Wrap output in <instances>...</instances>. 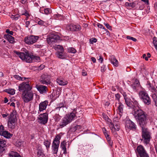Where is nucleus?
<instances>
[{
  "instance_id": "f257e3e1",
  "label": "nucleus",
  "mask_w": 157,
  "mask_h": 157,
  "mask_svg": "<svg viewBox=\"0 0 157 157\" xmlns=\"http://www.w3.org/2000/svg\"><path fill=\"white\" fill-rule=\"evenodd\" d=\"M136 114L135 115L136 120L142 128V140L147 144L149 143L151 139L149 132L147 128L145 127L148 121L147 117L145 116L141 111H139L138 113Z\"/></svg>"
},
{
  "instance_id": "f03ea898",
  "label": "nucleus",
  "mask_w": 157,
  "mask_h": 157,
  "mask_svg": "<svg viewBox=\"0 0 157 157\" xmlns=\"http://www.w3.org/2000/svg\"><path fill=\"white\" fill-rule=\"evenodd\" d=\"M14 52L22 60H24L28 63H31L32 61L39 62L40 57L38 56H35L29 55L28 52L24 53L22 52H19L16 51Z\"/></svg>"
},
{
  "instance_id": "7ed1b4c3",
  "label": "nucleus",
  "mask_w": 157,
  "mask_h": 157,
  "mask_svg": "<svg viewBox=\"0 0 157 157\" xmlns=\"http://www.w3.org/2000/svg\"><path fill=\"white\" fill-rule=\"evenodd\" d=\"M76 113L75 111H73L72 112L67 114L60 122L59 128H63L72 121L76 119L77 117Z\"/></svg>"
},
{
  "instance_id": "20e7f679",
  "label": "nucleus",
  "mask_w": 157,
  "mask_h": 157,
  "mask_svg": "<svg viewBox=\"0 0 157 157\" xmlns=\"http://www.w3.org/2000/svg\"><path fill=\"white\" fill-rule=\"evenodd\" d=\"M16 113V111L13 110L10 113L8 116V125L9 128L13 129L15 128V123L17 120Z\"/></svg>"
},
{
  "instance_id": "39448f33",
  "label": "nucleus",
  "mask_w": 157,
  "mask_h": 157,
  "mask_svg": "<svg viewBox=\"0 0 157 157\" xmlns=\"http://www.w3.org/2000/svg\"><path fill=\"white\" fill-rule=\"evenodd\" d=\"M130 102L132 106H128L133 109L132 113L135 119L136 117L135 116V115L136 114L138 113H139V112L140 111H141L143 112L145 116L146 117H147V114H146L145 113L142 109H139V105L136 100L134 98H133L132 99V101L130 100Z\"/></svg>"
},
{
  "instance_id": "423d86ee",
  "label": "nucleus",
  "mask_w": 157,
  "mask_h": 157,
  "mask_svg": "<svg viewBox=\"0 0 157 157\" xmlns=\"http://www.w3.org/2000/svg\"><path fill=\"white\" fill-rule=\"evenodd\" d=\"M34 93L31 90H29L25 91L22 93L21 98L25 103H28L33 99Z\"/></svg>"
},
{
  "instance_id": "0eeeda50",
  "label": "nucleus",
  "mask_w": 157,
  "mask_h": 157,
  "mask_svg": "<svg viewBox=\"0 0 157 157\" xmlns=\"http://www.w3.org/2000/svg\"><path fill=\"white\" fill-rule=\"evenodd\" d=\"M29 81H28L26 82H23L20 84L18 86L19 90L23 93L26 90H31L32 87L29 85Z\"/></svg>"
},
{
  "instance_id": "6e6552de",
  "label": "nucleus",
  "mask_w": 157,
  "mask_h": 157,
  "mask_svg": "<svg viewBox=\"0 0 157 157\" xmlns=\"http://www.w3.org/2000/svg\"><path fill=\"white\" fill-rule=\"evenodd\" d=\"M39 37L37 36H28L24 39L25 42L28 44H33L36 42Z\"/></svg>"
},
{
  "instance_id": "1a4fd4ad",
  "label": "nucleus",
  "mask_w": 157,
  "mask_h": 157,
  "mask_svg": "<svg viewBox=\"0 0 157 157\" xmlns=\"http://www.w3.org/2000/svg\"><path fill=\"white\" fill-rule=\"evenodd\" d=\"M136 153L140 157H147L148 156L144 147L140 145L137 147Z\"/></svg>"
},
{
  "instance_id": "9d476101",
  "label": "nucleus",
  "mask_w": 157,
  "mask_h": 157,
  "mask_svg": "<svg viewBox=\"0 0 157 157\" xmlns=\"http://www.w3.org/2000/svg\"><path fill=\"white\" fill-rule=\"evenodd\" d=\"M40 82L41 84L48 85L50 84V76L48 75L44 74L41 76Z\"/></svg>"
},
{
  "instance_id": "9b49d317",
  "label": "nucleus",
  "mask_w": 157,
  "mask_h": 157,
  "mask_svg": "<svg viewBox=\"0 0 157 157\" xmlns=\"http://www.w3.org/2000/svg\"><path fill=\"white\" fill-rule=\"evenodd\" d=\"M60 37L57 35L52 34L47 39V40L48 44L49 45L52 44L54 43L57 42L59 40Z\"/></svg>"
},
{
  "instance_id": "f8f14e48",
  "label": "nucleus",
  "mask_w": 157,
  "mask_h": 157,
  "mask_svg": "<svg viewBox=\"0 0 157 157\" xmlns=\"http://www.w3.org/2000/svg\"><path fill=\"white\" fill-rule=\"evenodd\" d=\"M39 122L40 123L44 124H46L48 121V114L46 113L40 114L38 117Z\"/></svg>"
},
{
  "instance_id": "ddd939ff",
  "label": "nucleus",
  "mask_w": 157,
  "mask_h": 157,
  "mask_svg": "<svg viewBox=\"0 0 157 157\" xmlns=\"http://www.w3.org/2000/svg\"><path fill=\"white\" fill-rule=\"evenodd\" d=\"M125 126L126 128L130 129H136V124L130 120L126 121Z\"/></svg>"
},
{
  "instance_id": "4468645a",
  "label": "nucleus",
  "mask_w": 157,
  "mask_h": 157,
  "mask_svg": "<svg viewBox=\"0 0 157 157\" xmlns=\"http://www.w3.org/2000/svg\"><path fill=\"white\" fill-rule=\"evenodd\" d=\"M67 29L71 31H78L80 30L81 27L79 25H75L71 24L67 26Z\"/></svg>"
},
{
  "instance_id": "2eb2a0df",
  "label": "nucleus",
  "mask_w": 157,
  "mask_h": 157,
  "mask_svg": "<svg viewBox=\"0 0 157 157\" xmlns=\"http://www.w3.org/2000/svg\"><path fill=\"white\" fill-rule=\"evenodd\" d=\"M116 106L117 108V113L121 117L123 113L124 106L120 102L116 103Z\"/></svg>"
},
{
  "instance_id": "dca6fc26",
  "label": "nucleus",
  "mask_w": 157,
  "mask_h": 157,
  "mask_svg": "<svg viewBox=\"0 0 157 157\" xmlns=\"http://www.w3.org/2000/svg\"><path fill=\"white\" fill-rule=\"evenodd\" d=\"M36 87L41 94H46L48 90L46 86L42 85H37L36 86Z\"/></svg>"
},
{
  "instance_id": "f3484780",
  "label": "nucleus",
  "mask_w": 157,
  "mask_h": 157,
  "mask_svg": "<svg viewBox=\"0 0 157 157\" xmlns=\"http://www.w3.org/2000/svg\"><path fill=\"white\" fill-rule=\"evenodd\" d=\"M48 102L47 101H45L42 102L39 104V111L40 112L43 111L45 110L48 104Z\"/></svg>"
},
{
  "instance_id": "a211bd4d",
  "label": "nucleus",
  "mask_w": 157,
  "mask_h": 157,
  "mask_svg": "<svg viewBox=\"0 0 157 157\" xmlns=\"http://www.w3.org/2000/svg\"><path fill=\"white\" fill-rule=\"evenodd\" d=\"M56 81L59 85L61 86L66 85L68 83V82L67 81L60 78H58L56 79Z\"/></svg>"
},
{
  "instance_id": "6ab92c4d",
  "label": "nucleus",
  "mask_w": 157,
  "mask_h": 157,
  "mask_svg": "<svg viewBox=\"0 0 157 157\" xmlns=\"http://www.w3.org/2000/svg\"><path fill=\"white\" fill-rule=\"evenodd\" d=\"M59 144L53 142L52 145V149L53 151V154H56L58 151Z\"/></svg>"
},
{
  "instance_id": "aec40b11",
  "label": "nucleus",
  "mask_w": 157,
  "mask_h": 157,
  "mask_svg": "<svg viewBox=\"0 0 157 157\" xmlns=\"http://www.w3.org/2000/svg\"><path fill=\"white\" fill-rule=\"evenodd\" d=\"M109 59L111 60V63L115 66L117 67L118 65V61L116 59L115 57L113 56H110Z\"/></svg>"
},
{
  "instance_id": "412c9836",
  "label": "nucleus",
  "mask_w": 157,
  "mask_h": 157,
  "mask_svg": "<svg viewBox=\"0 0 157 157\" xmlns=\"http://www.w3.org/2000/svg\"><path fill=\"white\" fill-rule=\"evenodd\" d=\"M8 155L9 157H21L18 153L14 151H10Z\"/></svg>"
},
{
  "instance_id": "4be33fe9",
  "label": "nucleus",
  "mask_w": 157,
  "mask_h": 157,
  "mask_svg": "<svg viewBox=\"0 0 157 157\" xmlns=\"http://www.w3.org/2000/svg\"><path fill=\"white\" fill-rule=\"evenodd\" d=\"M144 103L147 105H149L151 103V100L149 96H146V97L141 99Z\"/></svg>"
},
{
  "instance_id": "5701e85b",
  "label": "nucleus",
  "mask_w": 157,
  "mask_h": 157,
  "mask_svg": "<svg viewBox=\"0 0 157 157\" xmlns=\"http://www.w3.org/2000/svg\"><path fill=\"white\" fill-rule=\"evenodd\" d=\"M109 126L111 129L114 128H115V130L117 131H118L120 128L118 123L115 124L111 122L109 124Z\"/></svg>"
},
{
  "instance_id": "b1692460",
  "label": "nucleus",
  "mask_w": 157,
  "mask_h": 157,
  "mask_svg": "<svg viewBox=\"0 0 157 157\" xmlns=\"http://www.w3.org/2000/svg\"><path fill=\"white\" fill-rule=\"evenodd\" d=\"M67 142L65 141H63L61 142L60 144V147L62 150L63 151V153L66 154L67 153L66 150Z\"/></svg>"
},
{
  "instance_id": "393cba45",
  "label": "nucleus",
  "mask_w": 157,
  "mask_h": 157,
  "mask_svg": "<svg viewBox=\"0 0 157 157\" xmlns=\"http://www.w3.org/2000/svg\"><path fill=\"white\" fill-rule=\"evenodd\" d=\"M37 151L36 153V156L37 157H40V156L43 157L44 156V151L42 148H39V147L37 149Z\"/></svg>"
},
{
  "instance_id": "a878e982",
  "label": "nucleus",
  "mask_w": 157,
  "mask_h": 157,
  "mask_svg": "<svg viewBox=\"0 0 157 157\" xmlns=\"http://www.w3.org/2000/svg\"><path fill=\"white\" fill-rule=\"evenodd\" d=\"M149 96L148 95L145 91L141 90L139 92V96L141 99L146 97V96Z\"/></svg>"
},
{
  "instance_id": "bb28decb",
  "label": "nucleus",
  "mask_w": 157,
  "mask_h": 157,
  "mask_svg": "<svg viewBox=\"0 0 157 157\" xmlns=\"http://www.w3.org/2000/svg\"><path fill=\"white\" fill-rule=\"evenodd\" d=\"M40 11L42 13L48 14L50 13V10L49 8H44L43 7L40 8Z\"/></svg>"
},
{
  "instance_id": "cd10ccee",
  "label": "nucleus",
  "mask_w": 157,
  "mask_h": 157,
  "mask_svg": "<svg viewBox=\"0 0 157 157\" xmlns=\"http://www.w3.org/2000/svg\"><path fill=\"white\" fill-rule=\"evenodd\" d=\"M12 134L10 133L8 131H5L1 136H3L6 138L9 139L10 138V137L12 136Z\"/></svg>"
},
{
  "instance_id": "c85d7f7f",
  "label": "nucleus",
  "mask_w": 157,
  "mask_h": 157,
  "mask_svg": "<svg viewBox=\"0 0 157 157\" xmlns=\"http://www.w3.org/2000/svg\"><path fill=\"white\" fill-rule=\"evenodd\" d=\"M62 135V133H60L59 134L57 135L55 139H54L53 142H55V143H57V144H60L59 140L61 138V136Z\"/></svg>"
},
{
  "instance_id": "c756f323",
  "label": "nucleus",
  "mask_w": 157,
  "mask_h": 157,
  "mask_svg": "<svg viewBox=\"0 0 157 157\" xmlns=\"http://www.w3.org/2000/svg\"><path fill=\"white\" fill-rule=\"evenodd\" d=\"M6 38L7 40L10 43L13 44L14 43V38L11 36L7 34L6 35Z\"/></svg>"
},
{
  "instance_id": "7c9ffc66",
  "label": "nucleus",
  "mask_w": 157,
  "mask_h": 157,
  "mask_svg": "<svg viewBox=\"0 0 157 157\" xmlns=\"http://www.w3.org/2000/svg\"><path fill=\"white\" fill-rule=\"evenodd\" d=\"M147 86L149 90L151 92L154 93L156 91V89L153 86H151L150 83H148L147 84Z\"/></svg>"
},
{
  "instance_id": "2f4dec72",
  "label": "nucleus",
  "mask_w": 157,
  "mask_h": 157,
  "mask_svg": "<svg viewBox=\"0 0 157 157\" xmlns=\"http://www.w3.org/2000/svg\"><path fill=\"white\" fill-rule=\"evenodd\" d=\"M127 94L125 93H124L123 94V96L125 99V101L126 104L127 106H132L131 103H130V99L127 98Z\"/></svg>"
},
{
  "instance_id": "473e14b6",
  "label": "nucleus",
  "mask_w": 157,
  "mask_h": 157,
  "mask_svg": "<svg viewBox=\"0 0 157 157\" xmlns=\"http://www.w3.org/2000/svg\"><path fill=\"white\" fill-rule=\"evenodd\" d=\"M44 144L47 150H48V149L50 148V145L51 144L50 140H44Z\"/></svg>"
},
{
  "instance_id": "72a5a7b5",
  "label": "nucleus",
  "mask_w": 157,
  "mask_h": 157,
  "mask_svg": "<svg viewBox=\"0 0 157 157\" xmlns=\"http://www.w3.org/2000/svg\"><path fill=\"white\" fill-rule=\"evenodd\" d=\"M140 86V83L139 81L137 79H136L132 85V87L133 89H135L136 87H139Z\"/></svg>"
},
{
  "instance_id": "f704fd0d",
  "label": "nucleus",
  "mask_w": 157,
  "mask_h": 157,
  "mask_svg": "<svg viewBox=\"0 0 157 157\" xmlns=\"http://www.w3.org/2000/svg\"><path fill=\"white\" fill-rule=\"evenodd\" d=\"M64 106V104L63 103H60L57 105V107L53 110L54 111H59L60 109Z\"/></svg>"
},
{
  "instance_id": "c9c22d12",
  "label": "nucleus",
  "mask_w": 157,
  "mask_h": 157,
  "mask_svg": "<svg viewBox=\"0 0 157 157\" xmlns=\"http://www.w3.org/2000/svg\"><path fill=\"white\" fill-rule=\"evenodd\" d=\"M13 77L16 79L21 81H24L26 80V79H28L29 78L25 77H21L18 75H14Z\"/></svg>"
},
{
  "instance_id": "e433bc0d",
  "label": "nucleus",
  "mask_w": 157,
  "mask_h": 157,
  "mask_svg": "<svg viewBox=\"0 0 157 157\" xmlns=\"http://www.w3.org/2000/svg\"><path fill=\"white\" fill-rule=\"evenodd\" d=\"M20 17V15L18 14L15 15L12 14L10 16L11 18L13 20L16 21Z\"/></svg>"
},
{
  "instance_id": "4c0bfd02",
  "label": "nucleus",
  "mask_w": 157,
  "mask_h": 157,
  "mask_svg": "<svg viewBox=\"0 0 157 157\" xmlns=\"http://www.w3.org/2000/svg\"><path fill=\"white\" fill-rule=\"evenodd\" d=\"M6 92L11 95H13L15 94V90L13 89H7L6 90Z\"/></svg>"
},
{
  "instance_id": "58836bf2",
  "label": "nucleus",
  "mask_w": 157,
  "mask_h": 157,
  "mask_svg": "<svg viewBox=\"0 0 157 157\" xmlns=\"http://www.w3.org/2000/svg\"><path fill=\"white\" fill-rule=\"evenodd\" d=\"M39 19V20L38 21L37 24L39 25L40 26H45L47 25V24L45 22L40 20V19Z\"/></svg>"
},
{
  "instance_id": "ea45409f",
  "label": "nucleus",
  "mask_w": 157,
  "mask_h": 157,
  "mask_svg": "<svg viewBox=\"0 0 157 157\" xmlns=\"http://www.w3.org/2000/svg\"><path fill=\"white\" fill-rule=\"evenodd\" d=\"M125 5L127 6H128L130 7H131L132 8L136 6V4L134 2H126L125 3Z\"/></svg>"
},
{
  "instance_id": "a19ab883",
  "label": "nucleus",
  "mask_w": 157,
  "mask_h": 157,
  "mask_svg": "<svg viewBox=\"0 0 157 157\" xmlns=\"http://www.w3.org/2000/svg\"><path fill=\"white\" fill-rule=\"evenodd\" d=\"M6 142L3 140H0V147H5L6 146Z\"/></svg>"
},
{
  "instance_id": "79ce46f5",
  "label": "nucleus",
  "mask_w": 157,
  "mask_h": 157,
  "mask_svg": "<svg viewBox=\"0 0 157 157\" xmlns=\"http://www.w3.org/2000/svg\"><path fill=\"white\" fill-rule=\"evenodd\" d=\"M68 52L73 53H75L76 50L73 48H69L67 49Z\"/></svg>"
},
{
  "instance_id": "37998d69",
  "label": "nucleus",
  "mask_w": 157,
  "mask_h": 157,
  "mask_svg": "<svg viewBox=\"0 0 157 157\" xmlns=\"http://www.w3.org/2000/svg\"><path fill=\"white\" fill-rule=\"evenodd\" d=\"M54 119L56 122H58L59 121L61 117L59 115V114H56L54 117Z\"/></svg>"
},
{
  "instance_id": "c03bdc74",
  "label": "nucleus",
  "mask_w": 157,
  "mask_h": 157,
  "mask_svg": "<svg viewBox=\"0 0 157 157\" xmlns=\"http://www.w3.org/2000/svg\"><path fill=\"white\" fill-rule=\"evenodd\" d=\"M63 52H57L56 53L58 57L59 58L62 59L63 57Z\"/></svg>"
},
{
  "instance_id": "a18cd8bd",
  "label": "nucleus",
  "mask_w": 157,
  "mask_h": 157,
  "mask_svg": "<svg viewBox=\"0 0 157 157\" xmlns=\"http://www.w3.org/2000/svg\"><path fill=\"white\" fill-rule=\"evenodd\" d=\"M68 94L71 96V97L69 98L68 101L70 102H71L74 99V95L72 92L69 94Z\"/></svg>"
},
{
  "instance_id": "49530a36",
  "label": "nucleus",
  "mask_w": 157,
  "mask_h": 157,
  "mask_svg": "<svg viewBox=\"0 0 157 157\" xmlns=\"http://www.w3.org/2000/svg\"><path fill=\"white\" fill-rule=\"evenodd\" d=\"M4 126L2 125L0 126V135H1L5 131Z\"/></svg>"
},
{
  "instance_id": "de8ad7c7",
  "label": "nucleus",
  "mask_w": 157,
  "mask_h": 157,
  "mask_svg": "<svg viewBox=\"0 0 157 157\" xmlns=\"http://www.w3.org/2000/svg\"><path fill=\"white\" fill-rule=\"evenodd\" d=\"M115 99L118 101V103L120 102V94H119L117 93L115 95Z\"/></svg>"
},
{
  "instance_id": "09e8293b",
  "label": "nucleus",
  "mask_w": 157,
  "mask_h": 157,
  "mask_svg": "<svg viewBox=\"0 0 157 157\" xmlns=\"http://www.w3.org/2000/svg\"><path fill=\"white\" fill-rule=\"evenodd\" d=\"M126 38L127 39L131 40L134 42H136L137 41V39L136 38H134L132 37L131 36H127L126 37Z\"/></svg>"
},
{
  "instance_id": "8fccbe9b",
  "label": "nucleus",
  "mask_w": 157,
  "mask_h": 157,
  "mask_svg": "<svg viewBox=\"0 0 157 157\" xmlns=\"http://www.w3.org/2000/svg\"><path fill=\"white\" fill-rule=\"evenodd\" d=\"M104 24L106 26L107 29L110 30H112V27L110 26L109 24L106 23H104Z\"/></svg>"
},
{
  "instance_id": "3c124183",
  "label": "nucleus",
  "mask_w": 157,
  "mask_h": 157,
  "mask_svg": "<svg viewBox=\"0 0 157 157\" xmlns=\"http://www.w3.org/2000/svg\"><path fill=\"white\" fill-rule=\"evenodd\" d=\"M111 129L112 130V133L114 135V136H116V137H117L118 135L116 132V130H115V128H111Z\"/></svg>"
},
{
  "instance_id": "603ef678",
  "label": "nucleus",
  "mask_w": 157,
  "mask_h": 157,
  "mask_svg": "<svg viewBox=\"0 0 157 157\" xmlns=\"http://www.w3.org/2000/svg\"><path fill=\"white\" fill-rule=\"evenodd\" d=\"M97 41V40L95 38H92L90 40V44H93L96 43Z\"/></svg>"
},
{
  "instance_id": "864d4df0",
  "label": "nucleus",
  "mask_w": 157,
  "mask_h": 157,
  "mask_svg": "<svg viewBox=\"0 0 157 157\" xmlns=\"http://www.w3.org/2000/svg\"><path fill=\"white\" fill-rule=\"evenodd\" d=\"M103 117V118L106 121H108L109 120V118L108 117L107 115H106L104 113H103L102 114Z\"/></svg>"
},
{
  "instance_id": "5fc2aeb1",
  "label": "nucleus",
  "mask_w": 157,
  "mask_h": 157,
  "mask_svg": "<svg viewBox=\"0 0 157 157\" xmlns=\"http://www.w3.org/2000/svg\"><path fill=\"white\" fill-rule=\"evenodd\" d=\"M6 33L9 34L10 35H13V31H10V29H7L6 30Z\"/></svg>"
},
{
  "instance_id": "6e6d98bb",
  "label": "nucleus",
  "mask_w": 157,
  "mask_h": 157,
  "mask_svg": "<svg viewBox=\"0 0 157 157\" xmlns=\"http://www.w3.org/2000/svg\"><path fill=\"white\" fill-rule=\"evenodd\" d=\"M153 43L156 49L157 50V40L156 39H153Z\"/></svg>"
},
{
  "instance_id": "4d7b16f0",
  "label": "nucleus",
  "mask_w": 157,
  "mask_h": 157,
  "mask_svg": "<svg viewBox=\"0 0 157 157\" xmlns=\"http://www.w3.org/2000/svg\"><path fill=\"white\" fill-rule=\"evenodd\" d=\"M57 48L59 49V50L58 52H63V48L62 46L60 45H58Z\"/></svg>"
},
{
  "instance_id": "13d9d810",
  "label": "nucleus",
  "mask_w": 157,
  "mask_h": 157,
  "mask_svg": "<svg viewBox=\"0 0 157 157\" xmlns=\"http://www.w3.org/2000/svg\"><path fill=\"white\" fill-rule=\"evenodd\" d=\"M106 70V67L105 65H103L101 67V72H104Z\"/></svg>"
},
{
  "instance_id": "bf43d9fd",
  "label": "nucleus",
  "mask_w": 157,
  "mask_h": 157,
  "mask_svg": "<svg viewBox=\"0 0 157 157\" xmlns=\"http://www.w3.org/2000/svg\"><path fill=\"white\" fill-rule=\"evenodd\" d=\"M5 150V147H0V155L3 154Z\"/></svg>"
},
{
  "instance_id": "052dcab7",
  "label": "nucleus",
  "mask_w": 157,
  "mask_h": 157,
  "mask_svg": "<svg viewBox=\"0 0 157 157\" xmlns=\"http://www.w3.org/2000/svg\"><path fill=\"white\" fill-rule=\"evenodd\" d=\"M97 25L98 27L100 29H103L104 28V27L102 25L99 23H97Z\"/></svg>"
},
{
  "instance_id": "680f3d73",
  "label": "nucleus",
  "mask_w": 157,
  "mask_h": 157,
  "mask_svg": "<svg viewBox=\"0 0 157 157\" xmlns=\"http://www.w3.org/2000/svg\"><path fill=\"white\" fill-rule=\"evenodd\" d=\"M152 97L154 100V101L157 100V96L155 94H153L152 95Z\"/></svg>"
},
{
  "instance_id": "e2e57ef3",
  "label": "nucleus",
  "mask_w": 157,
  "mask_h": 157,
  "mask_svg": "<svg viewBox=\"0 0 157 157\" xmlns=\"http://www.w3.org/2000/svg\"><path fill=\"white\" fill-rule=\"evenodd\" d=\"M102 129L103 132L105 135V136L106 135L108 134V133L107 132L105 128H102Z\"/></svg>"
},
{
  "instance_id": "0e129e2a",
  "label": "nucleus",
  "mask_w": 157,
  "mask_h": 157,
  "mask_svg": "<svg viewBox=\"0 0 157 157\" xmlns=\"http://www.w3.org/2000/svg\"><path fill=\"white\" fill-rule=\"evenodd\" d=\"M105 136L107 140V141L110 140L111 139V138L109 137V135L108 134Z\"/></svg>"
},
{
  "instance_id": "69168bd1",
  "label": "nucleus",
  "mask_w": 157,
  "mask_h": 157,
  "mask_svg": "<svg viewBox=\"0 0 157 157\" xmlns=\"http://www.w3.org/2000/svg\"><path fill=\"white\" fill-rule=\"evenodd\" d=\"M103 58L101 56H99V58L98 59L99 61L100 62V63H102L103 61Z\"/></svg>"
},
{
  "instance_id": "338daca9",
  "label": "nucleus",
  "mask_w": 157,
  "mask_h": 157,
  "mask_svg": "<svg viewBox=\"0 0 157 157\" xmlns=\"http://www.w3.org/2000/svg\"><path fill=\"white\" fill-rule=\"evenodd\" d=\"M143 58L145 59L146 60H148V59L146 55L145 54H144L143 55Z\"/></svg>"
},
{
  "instance_id": "774afa93",
  "label": "nucleus",
  "mask_w": 157,
  "mask_h": 157,
  "mask_svg": "<svg viewBox=\"0 0 157 157\" xmlns=\"http://www.w3.org/2000/svg\"><path fill=\"white\" fill-rule=\"evenodd\" d=\"M30 22L29 21H26L25 22V26L26 27H28L30 24Z\"/></svg>"
}]
</instances>
